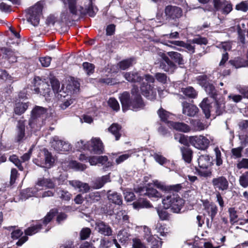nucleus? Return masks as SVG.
Masks as SVG:
<instances>
[{
  "label": "nucleus",
  "instance_id": "f257e3e1",
  "mask_svg": "<svg viewBox=\"0 0 248 248\" xmlns=\"http://www.w3.org/2000/svg\"><path fill=\"white\" fill-rule=\"evenodd\" d=\"M42 8V4L38 2L28 10V14L29 16L27 20L34 26L38 25L39 23Z\"/></svg>",
  "mask_w": 248,
  "mask_h": 248
},
{
  "label": "nucleus",
  "instance_id": "f03ea898",
  "mask_svg": "<svg viewBox=\"0 0 248 248\" xmlns=\"http://www.w3.org/2000/svg\"><path fill=\"white\" fill-rule=\"evenodd\" d=\"M33 90L36 93H40L45 97L50 96L51 92L49 85L46 82L42 80L39 77H35L34 78Z\"/></svg>",
  "mask_w": 248,
  "mask_h": 248
},
{
  "label": "nucleus",
  "instance_id": "7ed1b4c3",
  "mask_svg": "<svg viewBox=\"0 0 248 248\" xmlns=\"http://www.w3.org/2000/svg\"><path fill=\"white\" fill-rule=\"evenodd\" d=\"M189 141L194 147L201 150L206 149L209 144V140L202 136L190 137Z\"/></svg>",
  "mask_w": 248,
  "mask_h": 248
},
{
  "label": "nucleus",
  "instance_id": "20e7f679",
  "mask_svg": "<svg viewBox=\"0 0 248 248\" xmlns=\"http://www.w3.org/2000/svg\"><path fill=\"white\" fill-rule=\"evenodd\" d=\"M51 147L58 152L68 151L71 149V147L68 142L60 140L58 137L55 136L50 141Z\"/></svg>",
  "mask_w": 248,
  "mask_h": 248
},
{
  "label": "nucleus",
  "instance_id": "39448f33",
  "mask_svg": "<svg viewBox=\"0 0 248 248\" xmlns=\"http://www.w3.org/2000/svg\"><path fill=\"white\" fill-rule=\"evenodd\" d=\"M131 93L134 96L131 103L133 109L136 110L139 108H142L144 106V104L142 100L141 96L139 94L138 87L134 85L131 89Z\"/></svg>",
  "mask_w": 248,
  "mask_h": 248
},
{
  "label": "nucleus",
  "instance_id": "423d86ee",
  "mask_svg": "<svg viewBox=\"0 0 248 248\" xmlns=\"http://www.w3.org/2000/svg\"><path fill=\"white\" fill-rule=\"evenodd\" d=\"M182 10L175 6L168 5L165 9V14L167 18L175 19L182 16Z\"/></svg>",
  "mask_w": 248,
  "mask_h": 248
},
{
  "label": "nucleus",
  "instance_id": "0eeeda50",
  "mask_svg": "<svg viewBox=\"0 0 248 248\" xmlns=\"http://www.w3.org/2000/svg\"><path fill=\"white\" fill-rule=\"evenodd\" d=\"M160 56L162 61L160 62V67L166 72L172 73L176 68V66L164 53H160Z\"/></svg>",
  "mask_w": 248,
  "mask_h": 248
},
{
  "label": "nucleus",
  "instance_id": "6e6552de",
  "mask_svg": "<svg viewBox=\"0 0 248 248\" xmlns=\"http://www.w3.org/2000/svg\"><path fill=\"white\" fill-rule=\"evenodd\" d=\"M68 81L65 92V93H67V95L78 93L80 90L79 82L73 77H70Z\"/></svg>",
  "mask_w": 248,
  "mask_h": 248
},
{
  "label": "nucleus",
  "instance_id": "1a4fd4ad",
  "mask_svg": "<svg viewBox=\"0 0 248 248\" xmlns=\"http://www.w3.org/2000/svg\"><path fill=\"white\" fill-rule=\"evenodd\" d=\"M212 183L214 187L219 190L223 191L228 188L229 182L224 176H222L214 178Z\"/></svg>",
  "mask_w": 248,
  "mask_h": 248
},
{
  "label": "nucleus",
  "instance_id": "9d476101",
  "mask_svg": "<svg viewBox=\"0 0 248 248\" xmlns=\"http://www.w3.org/2000/svg\"><path fill=\"white\" fill-rule=\"evenodd\" d=\"M25 139V122L23 120H19L16 125L15 140L17 142H20Z\"/></svg>",
  "mask_w": 248,
  "mask_h": 248
},
{
  "label": "nucleus",
  "instance_id": "9b49d317",
  "mask_svg": "<svg viewBox=\"0 0 248 248\" xmlns=\"http://www.w3.org/2000/svg\"><path fill=\"white\" fill-rule=\"evenodd\" d=\"M47 112V109L40 106H35L31 111V117L29 121V125H31L34 121L41 117Z\"/></svg>",
  "mask_w": 248,
  "mask_h": 248
},
{
  "label": "nucleus",
  "instance_id": "f8f14e48",
  "mask_svg": "<svg viewBox=\"0 0 248 248\" xmlns=\"http://www.w3.org/2000/svg\"><path fill=\"white\" fill-rule=\"evenodd\" d=\"M182 106L183 113L190 117L194 116L199 110L196 106L185 101L182 103Z\"/></svg>",
  "mask_w": 248,
  "mask_h": 248
},
{
  "label": "nucleus",
  "instance_id": "ddd939ff",
  "mask_svg": "<svg viewBox=\"0 0 248 248\" xmlns=\"http://www.w3.org/2000/svg\"><path fill=\"white\" fill-rule=\"evenodd\" d=\"M202 204L204 209L209 213L210 214L211 220L213 221L214 217L217 213V206L213 203H210L207 200H202Z\"/></svg>",
  "mask_w": 248,
  "mask_h": 248
},
{
  "label": "nucleus",
  "instance_id": "4468645a",
  "mask_svg": "<svg viewBox=\"0 0 248 248\" xmlns=\"http://www.w3.org/2000/svg\"><path fill=\"white\" fill-rule=\"evenodd\" d=\"M95 229L101 234L105 236H110L112 234V230L111 228L106 224L104 222L100 221L95 223Z\"/></svg>",
  "mask_w": 248,
  "mask_h": 248
},
{
  "label": "nucleus",
  "instance_id": "2eb2a0df",
  "mask_svg": "<svg viewBox=\"0 0 248 248\" xmlns=\"http://www.w3.org/2000/svg\"><path fill=\"white\" fill-rule=\"evenodd\" d=\"M69 183L74 187L79 189V191L82 193H87L90 189V187L88 184L78 180L70 181Z\"/></svg>",
  "mask_w": 248,
  "mask_h": 248
},
{
  "label": "nucleus",
  "instance_id": "dca6fc26",
  "mask_svg": "<svg viewBox=\"0 0 248 248\" xmlns=\"http://www.w3.org/2000/svg\"><path fill=\"white\" fill-rule=\"evenodd\" d=\"M124 76L128 81L131 82H140L143 79V78L136 72L124 73Z\"/></svg>",
  "mask_w": 248,
  "mask_h": 248
},
{
  "label": "nucleus",
  "instance_id": "f3484780",
  "mask_svg": "<svg viewBox=\"0 0 248 248\" xmlns=\"http://www.w3.org/2000/svg\"><path fill=\"white\" fill-rule=\"evenodd\" d=\"M50 83L53 92L55 93H58V96L60 95V97H65L66 95V94H65V91H64V89L62 87L60 90V84L57 79L54 78H51Z\"/></svg>",
  "mask_w": 248,
  "mask_h": 248
},
{
  "label": "nucleus",
  "instance_id": "a211bd4d",
  "mask_svg": "<svg viewBox=\"0 0 248 248\" xmlns=\"http://www.w3.org/2000/svg\"><path fill=\"white\" fill-rule=\"evenodd\" d=\"M91 142L92 146V151L94 154H100L103 153V143L99 139H93Z\"/></svg>",
  "mask_w": 248,
  "mask_h": 248
},
{
  "label": "nucleus",
  "instance_id": "6ab92c4d",
  "mask_svg": "<svg viewBox=\"0 0 248 248\" xmlns=\"http://www.w3.org/2000/svg\"><path fill=\"white\" fill-rule=\"evenodd\" d=\"M129 98L130 95L127 92H124L120 97L122 108L124 111L128 109L129 107L131 106V103L132 102H130Z\"/></svg>",
  "mask_w": 248,
  "mask_h": 248
},
{
  "label": "nucleus",
  "instance_id": "aec40b11",
  "mask_svg": "<svg viewBox=\"0 0 248 248\" xmlns=\"http://www.w3.org/2000/svg\"><path fill=\"white\" fill-rule=\"evenodd\" d=\"M42 151L44 155V164L45 165L44 167L49 168L53 165L54 159L52 157L51 153L49 152L46 149H44Z\"/></svg>",
  "mask_w": 248,
  "mask_h": 248
},
{
  "label": "nucleus",
  "instance_id": "412c9836",
  "mask_svg": "<svg viewBox=\"0 0 248 248\" xmlns=\"http://www.w3.org/2000/svg\"><path fill=\"white\" fill-rule=\"evenodd\" d=\"M184 203V201L176 196L170 208L174 213H178L180 212Z\"/></svg>",
  "mask_w": 248,
  "mask_h": 248
},
{
  "label": "nucleus",
  "instance_id": "4be33fe9",
  "mask_svg": "<svg viewBox=\"0 0 248 248\" xmlns=\"http://www.w3.org/2000/svg\"><path fill=\"white\" fill-rule=\"evenodd\" d=\"M198 163L200 168L207 169L211 166L210 157L208 155H202L198 159Z\"/></svg>",
  "mask_w": 248,
  "mask_h": 248
},
{
  "label": "nucleus",
  "instance_id": "5701e85b",
  "mask_svg": "<svg viewBox=\"0 0 248 248\" xmlns=\"http://www.w3.org/2000/svg\"><path fill=\"white\" fill-rule=\"evenodd\" d=\"M108 198V200L113 203L120 205L122 203V200L121 196L118 194L117 193L111 191H108L107 193Z\"/></svg>",
  "mask_w": 248,
  "mask_h": 248
},
{
  "label": "nucleus",
  "instance_id": "b1692460",
  "mask_svg": "<svg viewBox=\"0 0 248 248\" xmlns=\"http://www.w3.org/2000/svg\"><path fill=\"white\" fill-rule=\"evenodd\" d=\"M95 10H97V9L96 8L94 9L91 4V2L90 1V4L88 8H84L83 7L80 6L79 11L82 15H88L91 17H93L95 14Z\"/></svg>",
  "mask_w": 248,
  "mask_h": 248
},
{
  "label": "nucleus",
  "instance_id": "393cba45",
  "mask_svg": "<svg viewBox=\"0 0 248 248\" xmlns=\"http://www.w3.org/2000/svg\"><path fill=\"white\" fill-rule=\"evenodd\" d=\"M36 184L41 186H45L48 188L55 187L54 182L50 179L42 178L38 179Z\"/></svg>",
  "mask_w": 248,
  "mask_h": 248
},
{
  "label": "nucleus",
  "instance_id": "a878e982",
  "mask_svg": "<svg viewBox=\"0 0 248 248\" xmlns=\"http://www.w3.org/2000/svg\"><path fill=\"white\" fill-rule=\"evenodd\" d=\"M200 107L204 113L205 117L207 119L209 118L210 116V105L208 103V99L207 98L203 99L200 104Z\"/></svg>",
  "mask_w": 248,
  "mask_h": 248
},
{
  "label": "nucleus",
  "instance_id": "bb28decb",
  "mask_svg": "<svg viewBox=\"0 0 248 248\" xmlns=\"http://www.w3.org/2000/svg\"><path fill=\"white\" fill-rule=\"evenodd\" d=\"M229 63L235 68L242 67H248V60H245L241 58H237L234 60H230Z\"/></svg>",
  "mask_w": 248,
  "mask_h": 248
},
{
  "label": "nucleus",
  "instance_id": "cd10ccee",
  "mask_svg": "<svg viewBox=\"0 0 248 248\" xmlns=\"http://www.w3.org/2000/svg\"><path fill=\"white\" fill-rule=\"evenodd\" d=\"M63 3L66 4L67 2L68 4V8L70 13L73 15L76 16L78 15V11L77 9L76 0H62Z\"/></svg>",
  "mask_w": 248,
  "mask_h": 248
},
{
  "label": "nucleus",
  "instance_id": "c85d7f7f",
  "mask_svg": "<svg viewBox=\"0 0 248 248\" xmlns=\"http://www.w3.org/2000/svg\"><path fill=\"white\" fill-rule=\"evenodd\" d=\"M183 159L187 163L191 161L192 151L188 147H183L181 148Z\"/></svg>",
  "mask_w": 248,
  "mask_h": 248
},
{
  "label": "nucleus",
  "instance_id": "c756f323",
  "mask_svg": "<svg viewBox=\"0 0 248 248\" xmlns=\"http://www.w3.org/2000/svg\"><path fill=\"white\" fill-rule=\"evenodd\" d=\"M172 126L176 130L183 132L186 133L190 130V127L184 123L175 122L172 124Z\"/></svg>",
  "mask_w": 248,
  "mask_h": 248
},
{
  "label": "nucleus",
  "instance_id": "7c9ffc66",
  "mask_svg": "<svg viewBox=\"0 0 248 248\" xmlns=\"http://www.w3.org/2000/svg\"><path fill=\"white\" fill-rule=\"evenodd\" d=\"M122 127L121 126L117 124H113L108 128V131L111 132L112 134L115 135L116 140H118L121 136L120 133Z\"/></svg>",
  "mask_w": 248,
  "mask_h": 248
},
{
  "label": "nucleus",
  "instance_id": "2f4dec72",
  "mask_svg": "<svg viewBox=\"0 0 248 248\" xmlns=\"http://www.w3.org/2000/svg\"><path fill=\"white\" fill-rule=\"evenodd\" d=\"M204 89L211 97L216 99L217 95V92L215 86L212 83L208 84L204 87Z\"/></svg>",
  "mask_w": 248,
  "mask_h": 248
},
{
  "label": "nucleus",
  "instance_id": "473e14b6",
  "mask_svg": "<svg viewBox=\"0 0 248 248\" xmlns=\"http://www.w3.org/2000/svg\"><path fill=\"white\" fill-rule=\"evenodd\" d=\"M109 181V176L108 175H105L101 178L97 179L94 182L93 187L98 189L102 187L107 182Z\"/></svg>",
  "mask_w": 248,
  "mask_h": 248
},
{
  "label": "nucleus",
  "instance_id": "72a5a7b5",
  "mask_svg": "<svg viewBox=\"0 0 248 248\" xmlns=\"http://www.w3.org/2000/svg\"><path fill=\"white\" fill-rule=\"evenodd\" d=\"M182 92L187 97L194 98L197 95V92L192 87L183 88L181 89Z\"/></svg>",
  "mask_w": 248,
  "mask_h": 248
},
{
  "label": "nucleus",
  "instance_id": "f704fd0d",
  "mask_svg": "<svg viewBox=\"0 0 248 248\" xmlns=\"http://www.w3.org/2000/svg\"><path fill=\"white\" fill-rule=\"evenodd\" d=\"M171 44L175 45L176 46H182L186 48L189 52L191 53H193L195 51L194 46H191L189 44H186L184 42L182 41H169Z\"/></svg>",
  "mask_w": 248,
  "mask_h": 248
},
{
  "label": "nucleus",
  "instance_id": "c9c22d12",
  "mask_svg": "<svg viewBox=\"0 0 248 248\" xmlns=\"http://www.w3.org/2000/svg\"><path fill=\"white\" fill-rule=\"evenodd\" d=\"M28 108L27 103L18 102L16 104L14 111L16 114L21 115L26 111Z\"/></svg>",
  "mask_w": 248,
  "mask_h": 248
},
{
  "label": "nucleus",
  "instance_id": "e433bc0d",
  "mask_svg": "<svg viewBox=\"0 0 248 248\" xmlns=\"http://www.w3.org/2000/svg\"><path fill=\"white\" fill-rule=\"evenodd\" d=\"M130 236V234L128 232V230L124 229L121 230L119 232L117 235V238L121 243H124L128 240Z\"/></svg>",
  "mask_w": 248,
  "mask_h": 248
},
{
  "label": "nucleus",
  "instance_id": "4c0bfd02",
  "mask_svg": "<svg viewBox=\"0 0 248 248\" xmlns=\"http://www.w3.org/2000/svg\"><path fill=\"white\" fill-rule=\"evenodd\" d=\"M168 55L175 62L178 63L179 65L183 64V60L181 54L177 52H169Z\"/></svg>",
  "mask_w": 248,
  "mask_h": 248
},
{
  "label": "nucleus",
  "instance_id": "58836bf2",
  "mask_svg": "<svg viewBox=\"0 0 248 248\" xmlns=\"http://www.w3.org/2000/svg\"><path fill=\"white\" fill-rule=\"evenodd\" d=\"M176 196L174 195H168L163 200L162 203L165 209H169L171 207Z\"/></svg>",
  "mask_w": 248,
  "mask_h": 248
},
{
  "label": "nucleus",
  "instance_id": "ea45409f",
  "mask_svg": "<svg viewBox=\"0 0 248 248\" xmlns=\"http://www.w3.org/2000/svg\"><path fill=\"white\" fill-rule=\"evenodd\" d=\"M58 213V210L57 209H51L45 217L43 222L45 224L49 223L53 217Z\"/></svg>",
  "mask_w": 248,
  "mask_h": 248
},
{
  "label": "nucleus",
  "instance_id": "a19ab883",
  "mask_svg": "<svg viewBox=\"0 0 248 248\" xmlns=\"http://www.w3.org/2000/svg\"><path fill=\"white\" fill-rule=\"evenodd\" d=\"M41 227L42 225L41 224L29 227L25 230V234L27 235H31L38 232V231L41 229Z\"/></svg>",
  "mask_w": 248,
  "mask_h": 248
},
{
  "label": "nucleus",
  "instance_id": "79ce46f5",
  "mask_svg": "<svg viewBox=\"0 0 248 248\" xmlns=\"http://www.w3.org/2000/svg\"><path fill=\"white\" fill-rule=\"evenodd\" d=\"M144 194L150 197L159 198L161 197V195L155 189L150 187L146 188V192Z\"/></svg>",
  "mask_w": 248,
  "mask_h": 248
},
{
  "label": "nucleus",
  "instance_id": "37998d69",
  "mask_svg": "<svg viewBox=\"0 0 248 248\" xmlns=\"http://www.w3.org/2000/svg\"><path fill=\"white\" fill-rule=\"evenodd\" d=\"M196 79L198 83L203 88L210 83L208 81L207 76L205 75H202L197 77Z\"/></svg>",
  "mask_w": 248,
  "mask_h": 248
},
{
  "label": "nucleus",
  "instance_id": "c03bdc74",
  "mask_svg": "<svg viewBox=\"0 0 248 248\" xmlns=\"http://www.w3.org/2000/svg\"><path fill=\"white\" fill-rule=\"evenodd\" d=\"M70 166L77 170L83 171L86 168V166L76 161H72L70 163Z\"/></svg>",
  "mask_w": 248,
  "mask_h": 248
},
{
  "label": "nucleus",
  "instance_id": "a18cd8bd",
  "mask_svg": "<svg viewBox=\"0 0 248 248\" xmlns=\"http://www.w3.org/2000/svg\"><path fill=\"white\" fill-rule=\"evenodd\" d=\"M133 205L134 207L136 208L144 207L149 208L151 207L149 202L145 200H142L137 202H135L133 203Z\"/></svg>",
  "mask_w": 248,
  "mask_h": 248
},
{
  "label": "nucleus",
  "instance_id": "49530a36",
  "mask_svg": "<svg viewBox=\"0 0 248 248\" xmlns=\"http://www.w3.org/2000/svg\"><path fill=\"white\" fill-rule=\"evenodd\" d=\"M91 233V230L89 228H83L79 233L80 239L82 240H86L89 237Z\"/></svg>",
  "mask_w": 248,
  "mask_h": 248
},
{
  "label": "nucleus",
  "instance_id": "de8ad7c7",
  "mask_svg": "<svg viewBox=\"0 0 248 248\" xmlns=\"http://www.w3.org/2000/svg\"><path fill=\"white\" fill-rule=\"evenodd\" d=\"M82 66L87 75H90L93 73L94 66L93 64L85 62L83 63Z\"/></svg>",
  "mask_w": 248,
  "mask_h": 248
},
{
  "label": "nucleus",
  "instance_id": "09e8293b",
  "mask_svg": "<svg viewBox=\"0 0 248 248\" xmlns=\"http://www.w3.org/2000/svg\"><path fill=\"white\" fill-rule=\"evenodd\" d=\"M170 113L162 108H160L158 110V114L161 119V121L166 122L167 121L169 117Z\"/></svg>",
  "mask_w": 248,
  "mask_h": 248
},
{
  "label": "nucleus",
  "instance_id": "8fccbe9b",
  "mask_svg": "<svg viewBox=\"0 0 248 248\" xmlns=\"http://www.w3.org/2000/svg\"><path fill=\"white\" fill-rule=\"evenodd\" d=\"M132 60L131 59H127L120 62L118 65L122 70H125L132 65Z\"/></svg>",
  "mask_w": 248,
  "mask_h": 248
},
{
  "label": "nucleus",
  "instance_id": "3c124183",
  "mask_svg": "<svg viewBox=\"0 0 248 248\" xmlns=\"http://www.w3.org/2000/svg\"><path fill=\"white\" fill-rule=\"evenodd\" d=\"M108 104L114 110L118 111L120 109V105L118 101L114 98H110L108 100Z\"/></svg>",
  "mask_w": 248,
  "mask_h": 248
},
{
  "label": "nucleus",
  "instance_id": "603ef678",
  "mask_svg": "<svg viewBox=\"0 0 248 248\" xmlns=\"http://www.w3.org/2000/svg\"><path fill=\"white\" fill-rule=\"evenodd\" d=\"M239 182L241 186L244 187L248 186V171L240 176Z\"/></svg>",
  "mask_w": 248,
  "mask_h": 248
},
{
  "label": "nucleus",
  "instance_id": "864d4df0",
  "mask_svg": "<svg viewBox=\"0 0 248 248\" xmlns=\"http://www.w3.org/2000/svg\"><path fill=\"white\" fill-rule=\"evenodd\" d=\"M9 160L10 161L14 163L20 170H23V167L21 164V162L16 155H13L10 156Z\"/></svg>",
  "mask_w": 248,
  "mask_h": 248
},
{
  "label": "nucleus",
  "instance_id": "5fc2aeb1",
  "mask_svg": "<svg viewBox=\"0 0 248 248\" xmlns=\"http://www.w3.org/2000/svg\"><path fill=\"white\" fill-rule=\"evenodd\" d=\"M215 100V108L216 109V113L217 115H219L222 113V111L224 108V104L223 103L217 100V99Z\"/></svg>",
  "mask_w": 248,
  "mask_h": 248
},
{
  "label": "nucleus",
  "instance_id": "6e6d98bb",
  "mask_svg": "<svg viewBox=\"0 0 248 248\" xmlns=\"http://www.w3.org/2000/svg\"><path fill=\"white\" fill-rule=\"evenodd\" d=\"M237 10L242 11L246 12L248 10V3L246 1H242L240 3L237 4L235 7Z\"/></svg>",
  "mask_w": 248,
  "mask_h": 248
},
{
  "label": "nucleus",
  "instance_id": "4d7b16f0",
  "mask_svg": "<svg viewBox=\"0 0 248 248\" xmlns=\"http://www.w3.org/2000/svg\"><path fill=\"white\" fill-rule=\"evenodd\" d=\"M151 86L148 84L142 83L140 86V90L143 95L148 96L150 93Z\"/></svg>",
  "mask_w": 248,
  "mask_h": 248
},
{
  "label": "nucleus",
  "instance_id": "13d9d810",
  "mask_svg": "<svg viewBox=\"0 0 248 248\" xmlns=\"http://www.w3.org/2000/svg\"><path fill=\"white\" fill-rule=\"evenodd\" d=\"M155 77L158 81L162 83L165 84L167 82V76L165 74L157 73L155 75Z\"/></svg>",
  "mask_w": 248,
  "mask_h": 248
},
{
  "label": "nucleus",
  "instance_id": "bf43d9fd",
  "mask_svg": "<svg viewBox=\"0 0 248 248\" xmlns=\"http://www.w3.org/2000/svg\"><path fill=\"white\" fill-rule=\"evenodd\" d=\"M157 211L160 219L164 220L169 219V214L165 210L157 209Z\"/></svg>",
  "mask_w": 248,
  "mask_h": 248
},
{
  "label": "nucleus",
  "instance_id": "052dcab7",
  "mask_svg": "<svg viewBox=\"0 0 248 248\" xmlns=\"http://www.w3.org/2000/svg\"><path fill=\"white\" fill-rule=\"evenodd\" d=\"M40 62L42 64V66L44 67H48L50 64L51 61V58L50 57H41L39 59Z\"/></svg>",
  "mask_w": 248,
  "mask_h": 248
},
{
  "label": "nucleus",
  "instance_id": "680f3d73",
  "mask_svg": "<svg viewBox=\"0 0 248 248\" xmlns=\"http://www.w3.org/2000/svg\"><path fill=\"white\" fill-rule=\"evenodd\" d=\"M74 102H75V99H74L70 98L69 99H67L66 100L62 102L60 105V107L62 109L64 110L66 108H67L69 106H70L71 104H73Z\"/></svg>",
  "mask_w": 248,
  "mask_h": 248
},
{
  "label": "nucleus",
  "instance_id": "e2e57ef3",
  "mask_svg": "<svg viewBox=\"0 0 248 248\" xmlns=\"http://www.w3.org/2000/svg\"><path fill=\"white\" fill-rule=\"evenodd\" d=\"M198 173L203 177H208L211 175L212 172L210 170L207 169H197Z\"/></svg>",
  "mask_w": 248,
  "mask_h": 248
},
{
  "label": "nucleus",
  "instance_id": "0e129e2a",
  "mask_svg": "<svg viewBox=\"0 0 248 248\" xmlns=\"http://www.w3.org/2000/svg\"><path fill=\"white\" fill-rule=\"evenodd\" d=\"M191 42L199 45H206L207 44V40L205 38L198 37L193 39L191 41Z\"/></svg>",
  "mask_w": 248,
  "mask_h": 248
},
{
  "label": "nucleus",
  "instance_id": "69168bd1",
  "mask_svg": "<svg viewBox=\"0 0 248 248\" xmlns=\"http://www.w3.org/2000/svg\"><path fill=\"white\" fill-rule=\"evenodd\" d=\"M133 248H146L140 239L136 238L133 239Z\"/></svg>",
  "mask_w": 248,
  "mask_h": 248
},
{
  "label": "nucleus",
  "instance_id": "338daca9",
  "mask_svg": "<svg viewBox=\"0 0 248 248\" xmlns=\"http://www.w3.org/2000/svg\"><path fill=\"white\" fill-rule=\"evenodd\" d=\"M89 199L93 202L99 201L100 200V196L98 192H92L88 195Z\"/></svg>",
  "mask_w": 248,
  "mask_h": 248
},
{
  "label": "nucleus",
  "instance_id": "774afa93",
  "mask_svg": "<svg viewBox=\"0 0 248 248\" xmlns=\"http://www.w3.org/2000/svg\"><path fill=\"white\" fill-rule=\"evenodd\" d=\"M238 169L248 168V159L243 158L237 164Z\"/></svg>",
  "mask_w": 248,
  "mask_h": 248
}]
</instances>
